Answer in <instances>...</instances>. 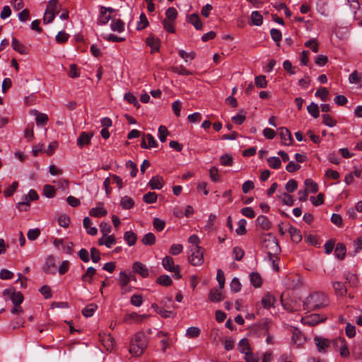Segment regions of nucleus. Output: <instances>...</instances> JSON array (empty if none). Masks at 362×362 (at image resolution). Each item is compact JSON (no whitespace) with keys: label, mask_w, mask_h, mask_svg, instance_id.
<instances>
[{"label":"nucleus","mask_w":362,"mask_h":362,"mask_svg":"<svg viewBox=\"0 0 362 362\" xmlns=\"http://www.w3.org/2000/svg\"><path fill=\"white\" fill-rule=\"evenodd\" d=\"M308 112L314 117L317 118L319 117V107L317 104L311 103L307 107Z\"/></svg>","instance_id":"nucleus-45"},{"label":"nucleus","mask_w":362,"mask_h":362,"mask_svg":"<svg viewBox=\"0 0 362 362\" xmlns=\"http://www.w3.org/2000/svg\"><path fill=\"white\" fill-rule=\"evenodd\" d=\"M268 164L273 169H279L281 168V161L278 157H270L267 159Z\"/></svg>","instance_id":"nucleus-42"},{"label":"nucleus","mask_w":362,"mask_h":362,"mask_svg":"<svg viewBox=\"0 0 362 362\" xmlns=\"http://www.w3.org/2000/svg\"><path fill=\"white\" fill-rule=\"evenodd\" d=\"M156 283L164 286H168L172 284L173 281L168 275H161L156 279Z\"/></svg>","instance_id":"nucleus-43"},{"label":"nucleus","mask_w":362,"mask_h":362,"mask_svg":"<svg viewBox=\"0 0 362 362\" xmlns=\"http://www.w3.org/2000/svg\"><path fill=\"white\" fill-rule=\"evenodd\" d=\"M129 281L130 277L125 272H121L119 273V283L121 287L122 294H124L130 291V289L127 288Z\"/></svg>","instance_id":"nucleus-10"},{"label":"nucleus","mask_w":362,"mask_h":362,"mask_svg":"<svg viewBox=\"0 0 362 362\" xmlns=\"http://www.w3.org/2000/svg\"><path fill=\"white\" fill-rule=\"evenodd\" d=\"M279 200L282 202L283 204L287 206H292L293 204V199L291 195L288 193L284 192L279 196Z\"/></svg>","instance_id":"nucleus-36"},{"label":"nucleus","mask_w":362,"mask_h":362,"mask_svg":"<svg viewBox=\"0 0 362 362\" xmlns=\"http://www.w3.org/2000/svg\"><path fill=\"white\" fill-rule=\"evenodd\" d=\"M183 246L181 244H173L169 250L170 254L172 255H177L182 252Z\"/></svg>","instance_id":"nucleus-61"},{"label":"nucleus","mask_w":362,"mask_h":362,"mask_svg":"<svg viewBox=\"0 0 362 362\" xmlns=\"http://www.w3.org/2000/svg\"><path fill=\"white\" fill-rule=\"evenodd\" d=\"M148 341L143 332H138L132 338L129 352L135 356H140L143 354L147 347Z\"/></svg>","instance_id":"nucleus-3"},{"label":"nucleus","mask_w":362,"mask_h":362,"mask_svg":"<svg viewBox=\"0 0 362 362\" xmlns=\"http://www.w3.org/2000/svg\"><path fill=\"white\" fill-rule=\"evenodd\" d=\"M164 184L163 179L161 176H153L148 182V186L151 189H160Z\"/></svg>","instance_id":"nucleus-16"},{"label":"nucleus","mask_w":362,"mask_h":362,"mask_svg":"<svg viewBox=\"0 0 362 362\" xmlns=\"http://www.w3.org/2000/svg\"><path fill=\"white\" fill-rule=\"evenodd\" d=\"M105 6H101L100 8V15L98 16V23L105 25L107 22L113 18V16L105 12Z\"/></svg>","instance_id":"nucleus-24"},{"label":"nucleus","mask_w":362,"mask_h":362,"mask_svg":"<svg viewBox=\"0 0 362 362\" xmlns=\"http://www.w3.org/2000/svg\"><path fill=\"white\" fill-rule=\"evenodd\" d=\"M255 83L258 88H265L267 84L266 77L263 75L257 76L255 79Z\"/></svg>","instance_id":"nucleus-62"},{"label":"nucleus","mask_w":362,"mask_h":362,"mask_svg":"<svg viewBox=\"0 0 362 362\" xmlns=\"http://www.w3.org/2000/svg\"><path fill=\"white\" fill-rule=\"evenodd\" d=\"M224 297L222 293L218 288H212L209 294V299L213 303L220 302Z\"/></svg>","instance_id":"nucleus-22"},{"label":"nucleus","mask_w":362,"mask_h":362,"mask_svg":"<svg viewBox=\"0 0 362 362\" xmlns=\"http://www.w3.org/2000/svg\"><path fill=\"white\" fill-rule=\"evenodd\" d=\"M247 221L245 219H240L238 222V228L236 229V233L239 235H242L246 233V226Z\"/></svg>","instance_id":"nucleus-60"},{"label":"nucleus","mask_w":362,"mask_h":362,"mask_svg":"<svg viewBox=\"0 0 362 362\" xmlns=\"http://www.w3.org/2000/svg\"><path fill=\"white\" fill-rule=\"evenodd\" d=\"M111 29L113 31H116L118 33H121L124 30V23L122 22V21L117 19L116 21H112L111 23Z\"/></svg>","instance_id":"nucleus-40"},{"label":"nucleus","mask_w":362,"mask_h":362,"mask_svg":"<svg viewBox=\"0 0 362 362\" xmlns=\"http://www.w3.org/2000/svg\"><path fill=\"white\" fill-rule=\"evenodd\" d=\"M61 8L57 0H50L47 6L46 11L57 14Z\"/></svg>","instance_id":"nucleus-29"},{"label":"nucleus","mask_w":362,"mask_h":362,"mask_svg":"<svg viewBox=\"0 0 362 362\" xmlns=\"http://www.w3.org/2000/svg\"><path fill=\"white\" fill-rule=\"evenodd\" d=\"M230 290L233 293H237L241 289V284L238 278H233L230 284Z\"/></svg>","instance_id":"nucleus-58"},{"label":"nucleus","mask_w":362,"mask_h":362,"mask_svg":"<svg viewBox=\"0 0 362 362\" xmlns=\"http://www.w3.org/2000/svg\"><path fill=\"white\" fill-rule=\"evenodd\" d=\"M124 239L127 241L129 246H132L136 243L137 237L132 231H127L124 233Z\"/></svg>","instance_id":"nucleus-34"},{"label":"nucleus","mask_w":362,"mask_h":362,"mask_svg":"<svg viewBox=\"0 0 362 362\" xmlns=\"http://www.w3.org/2000/svg\"><path fill=\"white\" fill-rule=\"evenodd\" d=\"M267 238L264 240L263 247H264L266 249H268L267 253L269 257V259L272 262L273 269L278 272L279 268L276 262L279 261V259L277 257H274V255H276L278 252H279L280 247L276 238L272 234H267Z\"/></svg>","instance_id":"nucleus-2"},{"label":"nucleus","mask_w":362,"mask_h":362,"mask_svg":"<svg viewBox=\"0 0 362 362\" xmlns=\"http://www.w3.org/2000/svg\"><path fill=\"white\" fill-rule=\"evenodd\" d=\"M96 274V269L93 267L87 268L86 272L82 275L81 280L86 284H91L93 282V277Z\"/></svg>","instance_id":"nucleus-17"},{"label":"nucleus","mask_w":362,"mask_h":362,"mask_svg":"<svg viewBox=\"0 0 362 362\" xmlns=\"http://www.w3.org/2000/svg\"><path fill=\"white\" fill-rule=\"evenodd\" d=\"M304 338L303 334L300 332H294L293 333L291 341L293 344L299 346L303 342Z\"/></svg>","instance_id":"nucleus-47"},{"label":"nucleus","mask_w":362,"mask_h":362,"mask_svg":"<svg viewBox=\"0 0 362 362\" xmlns=\"http://www.w3.org/2000/svg\"><path fill=\"white\" fill-rule=\"evenodd\" d=\"M141 242L145 245H153L156 243V236L152 233H148L144 235Z\"/></svg>","instance_id":"nucleus-38"},{"label":"nucleus","mask_w":362,"mask_h":362,"mask_svg":"<svg viewBox=\"0 0 362 362\" xmlns=\"http://www.w3.org/2000/svg\"><path fill=\"white\" fill-rule=\"evenodd\" d=\"M148 25V19L144 13H141L139 17V21L137 24V30H141L146 28Z\"/></svg>","instance_id":"nucleus-49"},{"label":"nucleus","mask_w":362,"mask_h":362,"mask_svg":"<svg viewBox=\"0 0 362 362\" xmlns=\"http://www.w3.org/2000/svg\"><path fill=\"white\" fill-rule=\"evenodd\" d=\"M332 287L337 296L342 297L346 294L347 289L343 283L340 281H334L332 282Z\"/></svg>","instance_id":"nucleus-20"},{"label":"nucleus","mask_w":362,"mask_h":362,"mask_svg":"<svg viewBox=\"0 0 362 362\" xmlns=\"http://www.w3.org/2000/svg\"><path fill=\"white\" fill-rule=\"evenodd\" d=\"M103 205V203L99 202L96 207L92 208L90 210V216L97 218L105 216L107 214V211L104 209Z\"/></svg>","instance_id":"nucleus-13"},{"label":"nucleus","mask_w":362,"mask_h":362,"mask_svg":"<svg viewBox=\"0 0 362 362\" xmlns=\"http://www.w3.org/2000/svg\"><path fill=\"white\" fill-rule=\"evenodd\" d=\"M204 251L199 246H191L189 250V262L193 266H199L204 262Z\"/></svg>","instance_id":"nucleus-5"},{"label":"nucleus","mask_w":362,"mask_h":362,"mask_svg":"<svg viewBox=\"0 0 362 362\" xmlns=\"http://www.w3.org/2000/svg\"><path fill=\"white\" fill-rule=\"evenodd\" d=\"M43 270L46 273L55 274L56 272V264L55 259L54 257L49 256L47 258L46 262L43 266Z\"/></svg>","instance_id":"nucleus-15"},{"label":"nucleus","mask_w":362,"mask_h":362,"mask_svg":"<svg viewBox=\"0 0 362 362\" xmlns=\"http://www.w3.org/2000/svg\"><path fill=\"white\" fill-rule=\"evenodd\" d=\"M167 20L174 21L177 16V10L174 7L168 8L165 11Z\"/></svg>","instance_id":"nucleus-54"},{"label":"nucleus","mask_w":362,"mask_h":362,"mask_svg":"<svg viewBox=\"0 0 362 362\" xmlns=\"http://www.w3.org/2000/svg\"><path fill=\"white\" fill-rule=\"evenodd\" d=\"M315 96L320 97L322 101H326L328 100L329 91L326 88H320L315 93Z\"/></svg>","instance_id":"nucleus-53"},{"label":"nucleus","mask_w":362,"mask_h":362,"mask_svg":"<svg viewBox=\"0 0 362 362\" xmlns=\"http://www.w3.org/2000/svg\"><path fill=\"white\" fill-rule=\"evenodd\" d=\"M43 194L46 197L52 198L55 196L56 191L54 187L45 185L43 187Z\"/></svg>","instance_id":"nucleus-46"},{"label":"nucleus","mask_w":362,"mask_h":362,"mask_svg":"<svg viewBox=\"0 0 362 362\" xmlns=\"http://www.w3.org/2000/svg\"><path fill=\"white\" fill-rule=\"evenodd\" d=\"M353 246L354 250L353 253L349 252V255L354 256L356 253H358L359 251L362 250V236L358 238L356 240L354 241Z\"/></svg>","instance_id":"nucleus-50"},{"label":"nucleus","mask_w":362,"mask_h":362,"mask_svg":"<svg viewBox=\"0 0 362 362\" xmlns=\"http://www.w3.org/2000/svg\"><path fill=\"white\" fill-rule=\"evenodd\" d=\"M326 317L318 314H311L301 318V322L308 326H315L320 322H324Z\"/></svg>","instance_id":"nucleus-7"},{"label":"nucleus","mask_w":362,"mask_h":362,"mask_svg":"<svg viewBox=\"0 0 362 362\" xmlns=\"http://www.w3.org/2000/svg\"><path fill=\"white\" fill-rule=\"evenodd\" d=\"M270 35L272 38V40L279 45V42L281 40V33L279 30L276 28H272L270 30Z\"/></svg>","instance_id":"nucleus-57"},{"label":"nucleus","mask_w":362,"mask_h":362,"mask_svg":"<svg viewBox=\"0 0 362 362\" xmlns=\"http://www.w3.org/2000/svg\"><path fill=\"white\" fill-rule=\"evenodd\" d=\"M278 133L281 139V143L286 146H290L293 144V138L291 132L285 128L280 127L278 129Z\"/></svg>","instance_id":"nucleus-8"},{"label":"nucleus","mask_w":362,"mask_h":362,"mask_svg":"<svg viewBox=\"0 0 362 362\" xmlns=\"http://www.w3.org/2000/svg\"><path fill=\"white\" fill-rule=\"evenodd\" d=\"M169 134V132L166 127L163 125H160L158 128V136L159 139L161 142H165L166 141V137Z\"/></svg>","instance_id":"nucleus-55"},{"label":"nucleus","mask_w":362,"mask_h":362,"mask_svg":"<svg viewBox=\"0 0 362 362\" xmlns=\"http://www.w3.org/2000/svg\"><path fill=\"white\" fill-rule=\"evenodd\" d=\"M143 200L146 204H153L157 200V194L155 192H148L144 195Z\"/></svg>","instance_id":"nucleus-51"},{"label":"nucleus","mask_w":362,"mask_h":362,"mask_svg":"<svg viewBox=\"0 0 362 362\" xmlns=\"http://www.w3.org/2000/svg\"><path fill=\"white\" fill-rule=\"evenodd\" d=\"M261 303L264 308L268 309L274 305L275 303V298L273 296L267 294L262 298Z\"/></svg>","instance_id":"nucleus-28"},{"label":"nucleus","mask_w":362,"mask_h":362,"mask_svg":"<svg viewBox=\"0 0 362 362\" xmlns=\"http://www.w3.org/2000/svg\"><path fill=\"white\" fill-rule=\"evenodd\" d=\"M11 45L16 52H19L21 54H27L28 49L25 46H24L21 42H19L16 38L12 39Z\"/></svg>","instance_id":"nucleus-25"},{"label":"nucleus","mask_w":362,"mask_h":362,"mask_svg":"<svg viewBox=\"0 0 362 362\" xmlns=\"http://www.w3.org/2000/svg\"><path fill=\"white\" fill-rule=\"evenodd\" d=\"M146 45L151 47V53L160 51V40L153 35H150L146 40Z\"/></svg>","instance_id":"nucleus-14"},{"label":"nucleus","mask_w":362,"mask_h":362,"mask_svg":"<svg viewBox=\"0 0 362 362\" xmlns=\"http://www.w3.org/2000/svg\"><path fill=\"white\" fill-rule=\"evenodd\" d=\"M97 308V305L91 303L83 309L82 314L86 317H91L94 314Z\"/></svg>","instance_id":"nucleus-39"},{"label":"nucleus","mask_w":362,"mask_h":362,"mask_svg":"<svg viewBox=\"0 0 362 362\" xmlns=\"http://www.w3.org/2000/svg\"><path fill=\"white\" fill-rule=\"evenodd\" d=\"M171 70L174 73L180 75L189 76L192 74V72L185 69L183 66H173Z\"/></svg>","instance_id":"nucleus-48"},{"label":"nucleus","mask_w":362,"mask_h":362,"mask_svg":"<svg viewBox=\"0 0 362 362\" xmlns=\"http://www.w3.org/2000/svg\"><path fill=\"white\" fill-rule=\"evenodd\" d=\"M328 300L322 292H315L308 296L303 302L304 310L312 311L327 305Z\"/></svg>","instance_id":"nucleus-1"},{"label":"nucleus","mask_w":362,"mask_h":362,"mask_svg":"<svg viewBox=\"0 0 362 362\" xmlns=\"http://www.w3.org/2000/svg\"><path fill=\"white\" fill-rule=\"evenodd\" d=\"M288 233L290 234L291 240L293 243H298L301 241L302 235L300 230L293 226H290L288 229Z\"/></svg>","instance_id":"nucleus-19"},{"label":"nucleus","mask_w":362,"mask_h":362,"mask_svg":"<svg viewBox=\"0 0 362 362\" xmlns=\"http://www.w3.org/2000/svg\"><path fill=\"white\" fill-rule=\"evenodd\" d=\"M147 315H138L136 313H132L124 317V322L127 323L141 322L146 319Z\"/></svg>","instance_id":"nucleus-18"},{"label":"nucleus","mask_w":362,"mask_h":362,"mask_svg":"<svg viewBox=\"0 0 362 362\" xmlns=\"http://www.w3.org/2000/svg\"><path fill=\"white\" fill-rule=\"evenodd\" d=\"M83 223L88 234L95 235L98 233V229L95 227H91V220L89 217H85Z\"/></svg>","instance_id":"nucleus-26"},{"label":"nucleus","mask_w":362,"mask_h":362,"mask_svg":"<svg viewBox=\"0 0 362 362\" xmlns=\"http://www.w3.org/2000/svg\"><path fill=\"white\" fill-rule=\"evenodd\" d=\"M18 186V182L15 181L12 183L11 185H10L7 188H6L4 192L5 197H11V195H13V194L16 190Z\"/></svg>","instance_id":"nucleus-56"},{"label":"nucleus","mask_w":362,"mask_h":362,"mask_svg":"<svg viewBox=\"0 0 362 362\" xmlns=\"http://www.w3.org/2000/svg\"><path fill=\"white\" fill-rule=\"evenodd\" d=\"M305 189L308 192L316 193L318 191V186L316 182H315L311 179H306L305 180Z\"/></svg>","instance_id":"nucleus-32"},{"label":"nucleus","mask_w":362,"mask_h":362,"mask_svg":"<svg viewBox=\"0 0 362 362\" xmlns=\"http://www.w3.org/2000/svg\"><path fill=\"white\" fill-rule=\"evenodd\" d=\"M200 334V329L196 327H191L187 329V335L189 338L197 337Z\"/></svg>","instance_id":"nucleus-64"},{"label":"nucleus","mask_w":362,"mask_h":362,"mask_svg":"<svg viewBox=\"0 0 362 362\" xmlns=\"http://www.w3.org/2000/svg\"><path fill=\"white\" fill-rule=\"evenodd\" d=\"M246 117L243 110H240L239 113L232 117L231 120L236 124L240 125L245 121Z\"/></svg>","instance_id":"nucleus-52"},{"label":"nucleus","mask_w":362,"mask_h":362,"mask_svg":"<svg viewBox=\"0 0 362 362\" xmlns=\"http://www.w3.org/2000/svg\"><path fill=\"white\" fill-rule=\"evenodd\" d=\"M322 123L327 127H333L337 124V121L328 114L322 115Z\"/></svg>","instance_id":"nucleus-41"},{"label":"nucleus","mask_w":362,"mask_h":362,"mask_svg":"<svg viewBox=\"0 0 362 362\" xmlns=\"http://www.w3.org/2000/svg\"><path fill=\"white\" fill-rule=\"evenodd\" d=\"M251 21L252 25L259 26L263 22L262 16L258 11H252L251 13Z\"/></svg>","instance_id":"nucleus-35"},{"label":"nucleus","mask_w":362,"mask_h":362,"mask_svg":"<svg viewBox=\"0 0 362 362\" xmlns=\"http://www.w3.org/2000/svg\"><path fill=\"white\" fill-rule=\"evenodd\" d=\"M305 46L307 47H310L312 49V51L315 53L318 52V44L317 40L315 38H313L305 42Z\"/></svg>","instance_id":"nucleus-59"},{"label":"nucleus","mask_w":362,"mask_h":362,"mask_svg":"<svg viewBox=\"0 0 362 362\" xmlns=\"http://www.w3.org/2000/svg\"><path fill=\"white\" fill-rule=\"evenodd\" d=\"M30 113L36 116L35 120L37 125H45L48 121V117L46 114L40 113L36 110H31Z\"/></svg>","instance_id":"nucleus-23"},{"label":"nucleus","mask_w":362,"mask_h":362,"mask_svg":"<svg viewBox=\"0 0 362 362\" xmlns=\"http://www.w3.org/2000/svg\"><path fill=\"white\" fill-rule=\"evenodd\" d=\"M3 295L6 300L10 299L14 305V308L11 310L13 314L21 312L20 305L23 301V296L20 291H16L13 287H10L3 291Z\"/></svg>","instance_id":"nucleus-4"},{"label":"nucleus","mask_w":362,"mask_h":362,"mask_svg":"<svg viewBox=\"0 0 362 362\" xmlns=\"http://www.w3.org/2000/svg\"><path fill=\"white\" fill-rule=\"evenodd\" d=\"M346 247L342 243H338L334 250L335 256L339 259H343L346 255Z\"/></svg>","instance_id":"nucleus-30"},{"label":"nucleus","mask_w":362,"mask_h":362,"mask_svg":"<svg viewBox=\"0 0 362 362\" xmlns=\"http://www.w3.org/2000/svg\"><path fill=\"white\" fill-rule=\"evenodd\" d=\"M314 341L319 352H326L330 343L327 339L318 336L314 337Z\"/></svg>","instance_id":"nucleus-11"},{"label":"nucleus","mask_w":362,"mask_h":362,"mask_svg":"<svg viewBox=\"0 0 362 362\" xmlns=\"http://www.w3.org/2000/svg\"><path fill=\"white\" fill-rule=\"evenodd\" d=\"M238 349L240 352L244 354L245 355L249 354L250 350L249 341L247 339H243L240 341L238 344Z\"/></svg>","instance_id":"nucleus-31"},{"label":"nucleus","mask_w":362,"mask_h":362,"mask_svg":"<svg viewBox=\"0 0 362 362\" xmlns=\"http://www.w3.org/2000/svg\"><path fill=\"white\" fill-rule=\"evenodd\" d=\"M93 136V133H86L83 132L80 134L77 139V145L81 148L85 146H88L90 144L91 139Z\"/></svg>","instance_id":"nucleus-12"},{"label":"nucleus","mask_w":362,"mask_h":362,"mask_svg":"<svg viewBox=\"0 0 362 362\" xmlns=\"http://www.w3.org/2000/svg\"><path fill=\"white\" fill-rule=\"evenodd\" d=\"M132 269L134 272L139 274L141 276L146 278L149 275L147 267L140 262H136L133 264Z\"/></svg>","instance_id":"nucleus-9"},{"label":"nucleus","mask_w":362,"mask_h":362,"mask_svg":"<svg viewBox=\"0 0 362 362\" xmlns=\"http://www.w3.org/2000/svg\"><path fill=\"white\" fill-rule=\"evenodd\" d=\"M189 21L192 23L197 30H201L202 28V23L199 16L196 13L192 14L189 18Z\"/></svg>","instance_id":"nucleus-37"},{"label":"nucleus","mask_w":362,"mask_h":362,"mask_svg":"<svg viewBox=\"0 0 362 362\" xmlns=\"http://www.w3.org/2000/svg\"><path fill=\"white\" fill-rule=\"evenodd\" d=\"M257 222L258 225L263 230H268L272 226L271 222L269 221L267 217L265 216H262V215L259 216L257 218Z\"/></svg>","instance_id":"nucleus-27"},{"label":"nucleus","mask_w":362,"mask_h":362,"mask_svg":"<svg viewBox=\"0 0 362 362\" xmlns=\"http://www.w3.org/2000/svg\"><path fill=\"white\" fill-rule=\"evenodd\" d=\"M134 205V202L131 197L128 196L122 197L121 200V206L123 207V209H129L132 208Z\"/></svg>","instance_id":"nucleus-44"},{"label":"nucleus","mask_w":362,"mask_h":362,"mask_svg":"<svg viewBox=\"0 0 362 362\" xmlns=\"http://www.w3.org/2000/svg\"><path fill=\"white\" fill-rule=\"evenodd\" d=\"M250 281L251 284L255 287L258 288L262 286V277L257 272H252L250 274Z\"/></svg>","instance_id":"nucleus-33"},{"label":"nucleus","mask_w":362,"mask_h":362,"mask_svg":"<svg viewBox=\"0 0 362 362\" xmlns=\"http://www.w3.org/2000/svg\"><path fill=\"white\" fill-rule=\"evenodd\" d=\"M69 37V34L66 33L64 31H60L56 35V41L59 44H62L66 42Z\"/></svg>","instance_id":"nucleus-63"},{"label":"nucleus","mask_w":362,"mask_h":362,"mask_svg":"<svg viewBox=\"0 0 362 362\" xmlns=\"http://www.w3.org/2000/svg\"><path fill=\"white\" fill-rule=\"evenodd\" d=\"M162 265L165 269L170 272H173L175 269H177V265H175L173 257L170 256H165L163 259Z\"/></svg>","instance_id":"nucleus-21"},{"label":"nucleus","mask_w":362,"mask_h":362,"mask_svg":"<svg viewBox=\"0 0 362 362\" xmlns=\"http://www.w3.org/2000/svg\"><path fill=\"white\" fill-rule=\"evenodd\" d=\"M332 343L335 350L339 351L342 357H348L349 356V351L344 338H337L332 341Z\"/></svg>","instance_id":"nucleus-6"}]
</instances>
